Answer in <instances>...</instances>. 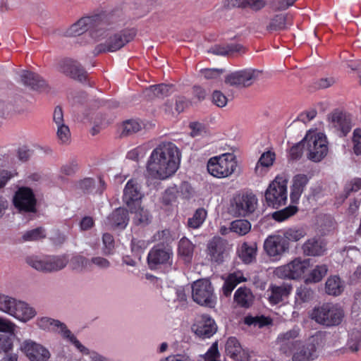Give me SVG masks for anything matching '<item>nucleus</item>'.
Segmentation results:
<instances>
[{
	"label": "nucleus",
	"instance_id": "obj_1",
	"mask_svg": "<svg viewBox=\"0 0 361 361\" xmlns=\"http://www.w3.org/2000/svg\"><path fill=\"white\" fill-rule=\"evenodd\" d=\"M180 153L171 142H162L151 152L147 164L149 175L157 179H166L178 169Z\"/></svg>",
	"mask_w": 361,
	"mask_h": 361
},
{
	"label": "nucleus",
	"instance_id": "obj_2",
	"mask_svg": "<svg viewBox=\"0 0 361 361\" xmlns=\"http://www.w3.org/2000/svg\"><path fill=\"white\" fill-rule=\"evenodd\" d=\"M110 18L103 13L82 17L66 30V35L75 37L89 31L90 35L95 41L102 40L108 35L106 26Z\"/></svg>",
	"mask_w": 361,
	"mask_h": 361
},
{
	"label": "nucleus",
	"instance_id": "obj_3",
	"mask_svg": "<svg viewBox=\"0 0 361 361\" xmlns=\"http://www.w3.org/2000/svg\"><path fill=\"white\" fill-rule=\"evenodd\" d=\"M105 16L111 18L106 26L108 35L104 38L106 39L104 43H100L94 47L93 54L95 56L102 53L116 51L131 42L135 36V32L130 30H123L113 34L112 31L116 28V17L113 14H105Z\"/></svg>",
	"mask_w": 361,
	"mask_h": 361
},
{
	"label": "nucleus",
	"instance_id": "obj_4",
	"mask_svg": "<svg viewBox=\"0 0 361 361\" xmlns=\"http://www.w3.org/2000/svg\"><path fill=\"white\" fill-rule=\"evenodd\" d=\"M238 161L231 153H225L211 157L207 164V171L212 176L224 178L231 176L236 170Z\"/></svg>",
	"mask_w": 361,
	"mask_h": 361
},
{
	"label": "nucleus",
	"instance_id": "obj_5",
	"mask_svg": "<svg viewBox=\"0 0 361 361\" xmlns=\"http://www.w3.org/2000/svg\"><path fill=\"white\" fill-rule=\"evenodd\" d=\"M311 317L317 323L331 327L339 325L344 317L343 310L337 304L330 302L313 309Z\"/></svg>",
	"mask_w": 361,
	"mask_h": 361
},
{
	"label": "nucleus",
	"instance_id": "obj_6",
	"mask_svg": "<svg viewBox=\"0 0 361 361\" xmlns=\"http://www.w3.org/2000/svg\"><path fill=\"white\" fill-rule=\"evenodd\" d=\"M192 298L197 304L214 308L217 302L214 288L209 279H199L192 284Z\"/></svg>",
	"mask_w": 361,
	"mask_h": 361
},
{
	"label": "nucleus",
	"instance_id": "obj_7",
	"mask_svg": "<svg viewBox=\"0 0 361 361\" xmlns=\"http://www.w3.org/2000/svg\"><path fill=\"white\" fill-rule=\"evenodd\" d=\"M265 200L269 207L277 209L287 202V180L276 176L265 192Z\"/></svg>",
	"mask_w": 361,
	"mask_h": 361
},
{
	"label": "nucleus",
	"instance_id": "obj_8",
	"mask_svg": "<svg viewBox=\"0 0 361 361\" xmlns=\"http://www.w3.org/2000/svg\"><path fill=\"white\" fill-rule=\"evenodd\" d=\"M69 262L67 255L48 256L43 259L32 256L26 259V262L36 270L44 272L58 271L66 267Z\"/></svg>",
	"mask_w": 361,
	"mask_h": 361
},
{
	"label": "nucleus",
	"instance_id": "obj_9",
	"mask_svg": "<svg viewBox=\"0 0 361 361\" xmlns=\"http://www.w3.org/2000/svg\"><path fill=\"white\" fill-rule=\"evenodd\" d=\"M307 147V158L314 162L321 161L328 154V141L324 133L306 135L304 137Z\"/></svg>",
	"mask_w": 361,
	"mask_h": 361
},
{
	"label": "nucleus",
	"instance_id": "obj_10",
	"mask_svg": "<svg viewBox=\"0 0 361 361\" xmlns=\"http://www.w3.org/2000/svg\"><path fill=\"white\" fill-rule=\"evenodd\" d=\"M38 326L44 330L59 331L64 338L72 343L80 352L88 354V349L82 345L76 337L67 329L65 324L49 317H42L37 320Z\"/></svg>",
	"mask_w": 361,
	"mask_h": 361
},
{
	"label": "nucleus",
	"instance_id": "obj_11",
	"mask_svg": "<svg viewBox=\"0 0 361 361\" xmlns=\"http://www.w3.org/2000/svg\"><path fill=\"white\" fill-rule=\"evenodd\" d=\"M173 259L172 248L169 245L158 243L149 250L147 260L151 270L159 269L161 265H171Z\"/></svg>",
	"mask_w": 361,
	"mask_h": 361
},
{
	"label": "nucleus",
	"instance_id": "obj_12",
	"mask_svg": "<svg viewBox=\"0 0 361 361\" xmlns=\"http://www.w3.org/2000/svg\"><path fill=\"white\" fill-rule=\"evenodd\" d=\"M257 205V198L252 192H243L235 195L231 202L234 214L238 216H247L252 214Z\"/></svg>",
	"mask_w": 361,
	"mask_h": 361
},
{
	"label": "nucleus",
	"instance_id": "obj_13",
	"mask_svg": "<svg viewBox=\"0 0 361 361\" xmlns=\"http://www.w3.org/2000/svg\"><path fill=\"white\" fill-rule=\"evenodd\" d=\"M309 267V260L295 258L290 263L278 267L275 273L279 278L299 279L304 276Z\"/></svg>",
	"mask_w": 361,
	"mask_h": 361
},
{
	"label": "nucleus",
	"instance_id": "obj_14",
	"mask_svg": "<svg viewBox=\"0 0 361 361\" xmlns=\"http://www.w3.org/2000/svg\"><path fill=\"white\" fill-rule=\"evenodd\" d=\"M231 247L226 240L214 236L207 243V254L212 262L220 264L228 256Z\"/></svg>",
	"mask_w": 361,
	"mask_h": 361
},
{
	"label": "nucleus",
	"instance_id": "obj_15",
	"mask_svg": "<svg viewBox=\"0 0 361 361\" xmlns=\"http://www.w3.org/2000/svg\"><path fill=\"white\" fill-rule=\"evenodd\" d=\"M143 194L141 187L135 179H130L125 185L123 201L130 212H135L141 204Z\"/></svg>",
	"mask_w": 361,
	"mask_h": 361
},
{
	"label": "nucleus",
	"instance_id": "obj_16",
	"mask_svg": "<svg viewBox=\"0 0 361 361\" xmlns=\"http://www.w3.org/2000/svg\"><path fill=\"white\" fill-rule=\"evenodd\" d=\"M57 70L74 80L85 82L87 78V73L82 65L77 61L70 58L61 59L57 63Z\"/></svg>",
	"mask_w": 361,
	"mask_h": 361
},
{
	"label": "nucleus",
	"instance_id": "obj_17",
	"mask_svg": "<svg viewBox=\"0 0 361 361\" xmlns=\"http://www.w3.org/2000/svg\"><path fill=\"white\" fill-rule=\"evenodd\" d=\"M37 200L32 189L20 188L13 197V204L20 212H35Z\"/></svg>",
	"mask_w": 361,
	"mask_h": 361
},
{
	"label": "nucleus",
	"instance_id": "obj_18",
	"mask_svg": "<svg viewBox=\"0 0 361 361\" xmlns=\"http://www.w3.org/2000/svg\"><path fill=\"white\" fill-rule=\"evenodd\" d=\"M260 71L255 69H244L228 74L225 82L231 86L248 87L257 79Z\"/></svg>",
	"mask_w": 361,
	"mask_h": 361
},
{
	"label": "nucleus",
	"instance_id": "obj_19",
	"mask_svg": "<svg viewBox=\"0 0 361 361\" xmlns=\"http://www.w3.org/2000/svg\"><path fill=\"white\" fill-rule=\"evenodd\" d=\"M328 120L332 126L338 132L339 136L345 137L351 130L352 119L349 114L340 111L334 110L328 116Z\"/></svg>",
	"mask_w": 361,
	"mask_h": 361
},
{
	"label": "nucleus",
	"instance_id": "obj_20",
	"mask_svg": "<svg viewBox=\"0 0 361 361\" xmlns=\"http://www.w3.org/2000/svg\"><path fill=\"white\" fill-rule=\"evenodd\" d=\"M264 247L269 256L278 259L288 251L289 245L281 235L278 234L268 236L264 241Z\"/></svg>",
	"mask_w": 361,
	"mask_h": 361
},
{
	"label": "nucleus",
	"instance_id": "obj_21",
	"mask_svg": "<svg viewBox=\"0 0 361 361\" xmlns=\"http://www.w3.org/2000/svg\"><path fill=\"white\" fill-rule=\"evenodd\" d=\"M300 329L294 327L286 333L278 336L277 341L280 343V351L287 356L292 355L296 347L301 344L300 341H293L299 336Z\"/></svg>",
	"mask_w": 361,
	"mask_h": 361
},
{
	"label": "nucleus",
	"instance_id": "obj_22",
	"mask_svg": "<svg viewBox=\"0 0 361 361\" xmlns=\"http://www.w3.org/2000/svg\"><path fill=\"white\" fill-rule=\"evenodd\" d=\"M21 348L31 361H47L49 357L48 350L31 341H25Z\"/></svg>",
	"mask_w": 361,
	"mask_h": 361
},
{
	"label": "nucleus",
	"instance_id": "obj_23",
	"mask_svg": "<svg viewBox=\"0 0 361 361\" xmlns=\"http://www.w3.org/2000/svg\"><path fill=\"white\" fill-rule=\"evenodd\" d=\"M9 315L19 321L25 322L36 315V311L27 303L16 299Z\"/></svg>",
	"mask_w": 361,
	"mask_h": 361
},
{
	"label": "nucleus",
	"instance_id": "obj_24",
	"mask_svg": "<svg viewBox=\"0 0 361 361\" xmlns=\"http://www.w3.org/2000/svg\"><path fill=\"white\" fill-rule=\"evenodd\" d=\"M20 76L23 84L32 90L42 91L47 87L45 80L36 73L23 70Z\"/></svg>",
	"mask_w": 361,
	"mask_h": 361
},
{
	"label": "nucleus",
	"instance_id": "obj_25",
	"mask_svg": "<svg viewBox=\"0 0 361 361\" xmlns=\"http://www.w3.org/2000/svg\"><path fill=\"white\" fill-rule=\"evenodd\" d=\"M292 354L293 361H312L317 357V347L312 343L305 345L301 343Z\"/></svg>",
	"mask_w": 361,
	"mask_h": 361
},
{
	"label": "nucleus",
	"instance_id": "obj_26",
	"mask_svg": "<svg viewBox=\"0 0 361 361\" xmlns=\"http://www.w3.org/2000/svg\"><path fill=\"white\" fill-rule=\"evenodd\" d=\"M309 182V178L305 174L299 173L293 178V185L290 188V202L292 204L299 202L301 195Z\"/></svg>",
	"mask_w": 361,
	"mask_h": 361
},
{
	"label": "nucleus",
	"instance_id": "obj_27",
	"mask_svg": "<svg viewBox=\"0 0 361 361\" xmlns=\"http://www.w3.org/2000/svg\"><path fill=\"white\" fill-rule=\"evenodd\" d=\"M216 330L217 326L214 320L208 316H202V320L194 329L195 334L202 338H210Z\"/></svg>",
	"mask_w": 361,
	"mask_h": 361
},
{
	"label": "nucleus",
	"instance_id": "obj_28",
	"mask_svg": "<svg viewBox=\"0 0 361 361\" xmlns=\"http://www.w3.org/2000/svg\"><path fill=\"white\" fill-rule=\"evenodd\" d=\"M269 290L271 294L269 296V302L274 305L287 298L293 290V286L288 283H283L281 286L271 285Z\"/></svg>",
	"mask_w": 361,
	"mask_h": 361
},
{
	"label": "nucleus",
	"instance_id": "obj_29",
	"mask_svg": "<svg viewBox=\"0 0 361 361\" xmlns=\"http://www.w3.org/2000/svg\"><path fill=\"white\" fill-rule=\"evenodd\" d=\"M129 221L128 212L124 208L115 209L107 218L106 224L113 228L123 229Z\"/></svg>",
	"mask_w": 361,
	"mask_h": 361
},
{
	"label": "nucleus",
	"instance_id": "obj_30",
	"mask_svg": "<svg viewBox=\"0 0 361 361\" xmlns=\"http://www.w3.org/2000/svg\"><path fill=\"white\" fill-rule=\"evenodd\" d=\"M276 159L274 152L267 151L264 152L259 157L255 168V173L257 176H264L269 169L273 165Z\"/></svg>",
	"mask_w": 361,
	"mask_h": 361
},
{
	"label": "nucleus",
	"instance_id": "obj_31",
	"mask_svg": "<svg viewBox=\"0 0 361 361\" xmlns=\"http://www.w3.org/2000/svg\"><path fill=\"white\" fill-rule=\"evenodd\" d=\"M233 299L240 307L249 308L253 303L254 295L249 288L241 286L235 290Z\"/></svg>",
	"mask_w": 361,
	"mask_h": 361
},
{
	"label": "nucleus",
	"instance_id": "obj_32",
	"mask_svg": "<svg viewBox=\"0 0 361 361\" xmlns=\"http://www.w3.org/2000/svg\"><path fill=\"white\" fill-rule=\"evenodd\" d=\"M303 253L307 256H321L326 251L325 245L319 239L307 240L302 245Z\"/></svg>",
	"mask_w": 361,
	"mask_h": 361
},
{
	"label": "nucleus",
	"instance_id": "obj_33",
	"mask_svg": "<svg viewBox=\"0 0 361 361\" xmlns=\"http://www.w3.org/2000/svg\"><path fill=\"white\" fill-rule=\"evenodd\" d=\"M290 16L288 14H276L270 19L269 23L267 26V30L269 32L281 31L288 29L290 23Z\"/></svg>",
	"mask_w": 361,
	"mask_h": 361
},
{
	"label": "nucleus",
	"instance_id": "obj_34",
	"mask_svg": "<svg viewBox=\"0 0 361 361\" xmlns=\"http://www.w3.org/2000/svg\"><path fill=\"white\" fill-rule=\"evenodd\" d=\"M256 253V243L250 244L247 242H244L238 250V254L240 259L245 264H250L255 260Z\"/></svg>",
	"mask_w": 361,
	"mask_h": 361
},
{
	"label": "nucleus",
	"instance_id": "obj_35",
	"mask_svg": "<svg viewBox=\"0 0 361 361\" xmlns=\"http://www.w3.org/2000/svg\"><path fill=\"white\" fill-rule=\"evenodd\" d=\"M226 355L234 360H241L242 346L239 341L234 336L229 337L225 345Z\"/></svg>",
	"mask_w": 361,
	"mask_h": 361
},
{
	"label": "nucleus",
	"instance_id": "obj_36",
	"mask_svg": "<svg viewBox=\"0 0 361 361\" xmlns=\"http://www.w3.org/2000/svg\"><path fill=\"white\" fill-rule=\"evenodd\" d=\"M245 47L240 44H229L227 45H214L209 50V53L215 55L226 56L233 53L245 52Z\"/></svg>",
	"mask_w": 361,
	"mask_h": 361
},
{
	"label": "nucleus",
	"instance_id": "obj_37",
	"mask_svg": "<svg viewBox=\"0 0 361 361\" xmlns=\"http://www.w3.org/2000/svg\"><path fill=\"white\" fill-rule=\"evenodd\" d=\"M314 295V291L309 286V283H304L298 287L295 292V301L297 304L310 302Z\"/></svg>",
	"mask_w": 361,
	"mask_h": 361
},
{
	"label": "nucleus",
	"instance_id": "obj_38",
	"mask_svg": "<svg viewBox=\"0 0 361 361\" xmlns=\"http://www.w3.org/2000/svg\"><path fill=\"white\" fill-rule=\"evenodd\" d=\"M343 285L341 279L337 276H332L328 278L325 284L326 293L328 295L337 296L343 291Z\"/></svg>",
	"mask_w": 361,
	"mask_h": 361
},
{
	"label": "nucleus",
	"instance_id": "obj_39",
	"mask_svg": "<svg viewBox=\"0 0 361 361\" xmlns=\"http://www.w3.org/2000/svg\"><path fill=\"white\" fill-rule=\"evenodd\" d=\"M194 251V245L186 238H183L178 243V252L185 262L191 261Z\"/></svg>",
	"mask_w": 361,
	"mask_h": 361
},
{
	"label": "nucleus",
	"instance_id": "obj_40",
	"mask_svg": "<svg viewBox=\"0 0 361 361\" xmlns=\"http://www.w3.org/2000/svg\"><path fill=\"white\" fill-rule=\"evenodd\" d=\"M243 281H246V279L244 276H238L235 273L229 274L222 287L223 294L226 297L230 296L236 286Z\"/></svg>",
	"mask_w": 361,
	"mask_h": 361
},
{
	"label": "nucleus",
	"instance_id": "obj_41",
	"mask_svg": "<svg viewBox=\"0 0 361 361\" xmlns=\"http://www.w3.org/2000/svg\"><path fill=\"white\" fill-rule=\"evenodd\" d=\"M207 215V212L204 208H198L192 216L188 219V226L193 229L200 228L205 221Z\"/></svg>",
	"mask_w": 361,
	"mask_h": 361
},
{
	"label": "nucleus",
	"instance_id": "obj_42",
	"mask_svg": "<svg viewBox=\"0 0 361 361\" xmlns=\"http://www.w3.org/2000/svg\"><path fill=\"white\" fill-rule=\"evenodd\" d=\"M327 271L328 268L326 265H317L311 271L304 282L305 283H318L325 276Z\"/></svg>",
	"mask_w": 361,
	"mask_h": 361
},
{
	"label": "nucleus",
	"instance_id": "obj_43",
	"mask_svg": "<svg viewBox=\"0 0 361 361\" xmlns=\"http://www.w3.org/2000/svg\"><path fill=\"white\" fill-rule=\"evenodd\" d=\"M173 88V86L172 85L161 83L150 86L149 91L155 97L164 98L172 93Z\"/></svg>",
	"mask_w": 361,
	"mask_h": 361
},
{
	"label": "nucleus",
	"instance_id": "obj_44",
	"mask_svg": "<svg viewBox=\"0 0 361 361\" xmlns=\"http://www.w3.org/2000/svg\"><path fill=\"white\" fill-rule=\"evenodd\" d=\"M70 267L73 270L82 271L90 267V262L82 255L75 254L70 259Z\"/></svg>",
	"mask_w": 361,
	"mask_h": 361
},
{
	"label": "nucleus",
	"instance_id": "obj_45",
	"mask_svg": "<svg viewBox=\"0 0 361 361\" xmlns=\"http://www.w3.org/2000/svg\"><path fill=\"white\" fill-rule=\"evenodd\" d=\"M295 204H293V205H289L288 207L281 209L279 211H276L272 214V218L278 221L282 222L289 217L293 216L298 211V208Z\"/></svg>",
	"mask_w": 361,
	"mask_h": 361
},
{
	"label": "nucleus",
	"instance_id": "obj_46",
	"mask_svg": "<svg viewBox=\"0 0 361 361\" xmlns=\"http://www.w3.org/2000/svg\"><path fill=\"white\" fill-rule=\"evenodd\" d=\"M230 229L240 235H245L251 229V224L246 219H238L231 222Z\"/></svg>",
	"mask_w": 361,
	"mask_h": 361
},
{
	"label": "nucleus",
	"instance_id": "obj_47",
	"mask_svg": "<svg viewBox=\"0 0 361 361\" xmlns=\"http://www.w3.org/2000/svg\"><path fill=\"white\" fill-rule=\"evenodd\" d=\"M306 235L305 231L302 228H290L286 230L281 236L285 238L286 243L290 245V242H298Z\"/></svg>",
	"mask_w": 361,
	"mask_h": 361
},
{
	"label": "nucleus",
	"instance_id": "obj_48",
	"mask_svg": "<svg viewBox=\"0 0 361 361\" xmlns=\"http://www.w3.org/2000/svg\"><path fill=\"white\" fill-rule=\"evenodd\" d=\"M305 145V140L303 138L300 142L293 145L288 152V161H295L300 159L302 157Z\"/></svg>",
	"mask_w": 361,
	"mask_h": 361
},
{
	"label": "nucleus",
	"instance_id": "obj_49",
	"mask_svg": "<svg viewBox=\"0 0 361 361\" xmlns=\"http://www.w3.org/2000/svg\"><path fill=\"white\" fill-rule=\"evenodd\" d=\"M47 236L46 231L43 227L26 231L22 236L23 241H36L45 238Z\"/></svg>",
	"mask_w": 361,
	"mask_h": 361
},
{
	"label": "nucleus",
	"instance_id": "obj_50",
	"mask_svg": "<svg viewBox=\"0 0 361 361\" xmlns=\"http://www.w3.org/2000/svg\"><path fill=\"white\" fill-rule=\"evenodd\" d=\"M141 123L136 120L130 119L127 120L123 123V135H128L133 133H135L140 130Z\"/></svg>",
	"mask_w": 361,
	"mask_h": 361
},
{
	"label": "nucleus",
	"instance_id": "obj_51",
	"mask_svg": "<svg viewBox=\"0 0 361 361\" xmlns=\"http://www.w3.org/2000/svg\"><path fill=\"white\" fill-rule=\"evenodd\" d=\"M16 298L0 293V311L8 314H11L12 306L15 304Z\"/></svg>",
	"mask_w": 361,
	"mask_h": 361
},
{
	"label": "nucleus",
	"instance_id": "obj_52",
	"mask_svg": "<svg viewBox=\"0 0 361 361\" xmlns=\"http://www.w3.org/2000/svg\"><path fill=\"white\" fill-rule=\"evenodd\" d=\"M130 212L135 214V221L137 224H148L150 222L149 212L141 207V204L135 212Z\"/></svg>",
	"mask_w": 361,
	"mask_h": 361
},
{
	"label": "nucleus",
	"instance_id": "obj_53",
	"mask_svg": "<svg viewBox=\"0 0 361 361\" xmlns=\"http://www.w3.org/2000/svg\"><path fill=\"white\" fill-rule=\"evenodd\" d=\"M13 348V338L11 335L0 333V353H8Z\"/></svg>",
	"mask_w": 361,
	"mask_h": 361
},
{
	"label": "nucleus",
	"instance_id": "obj_54",
	"mask_svg": "<svg viewBox=\"0 0 361 361\" xmlns=\"http://www.w3.org/2000/svg\"><path fill=\"white\" fill-rule=\"evenodd\" d=\"M361 189V178H355L346 183L344 192L347 198L351 192H357Z\"/></svg>",
	"mask_w": 361,
	"mask_h": 361
},
{
	"label": "nucleus",
	"instance_id": "obj_55",
	"mask_svg": "<svg viewBox=\"0 0 361 361\" xmlns=\"http://www.w3.org/2000/svg\"><path fill=\"white\" fill-rule=\"evenodd\" d=\"M57 137L62 143H68L71 138V132L68 126L64 123L57 126Z\"/></svg>",
	"mask_w": 361,
	"mask_h": 361
},
{
	"label": "nucleus",
	"instance_id": "obj_56",
	"mask_svg": "<svg viewBox=\"0 0 361 361\" xmlns=\"http://www.w3.org/2000/svg\"><path fill=\"white\" fill-rule=\"evenodd\" d=\"M347 345L352 352H357L361 347V334L360 332L353 333L349 338Z\"/></svg>",
	"mask_w": 361,
	"mask_h": 361
},
{
	"label": "nucleus",
	"instance_id": "obj_57",
	"mask_svg": "<svg viewBox=\"0 0 361 361\" xmlns=\"http://www.w3.org/2000/svg\"><path fill=\"white\" fill-rule=\"evenodd\" d=\"M103 252L105 255H110L114 248V239L111 234L106 233L102 236Z\"/></svg>",
	"mask_w": 361,
	"mask_h": 361
},
{
	"label": "nucleus",
	"instance_id": "obj_58",
	"mask_svg": "<svg viewBox=\"0 0 361 361\" xmlns=\"http://www.w3.org/2000/svg\"><path fill=\"white\" fill-rule=\"evenodd\" d=\"M153 238L154 241H160L159 243H164V245H169L173 240L169 229L158 231L154 235Z\"/></svg>",
	"mask_w": 361,
	"mask_h": 361
},
{
	"label": "nucleus",
	"instance_id": "obj_59",
	"mask_svg": "<svg viewBox=\"0 0 361 361\" xmlns=\"http://www.w3.org/2000/svg\"><path fill=\"white\" fill-rule=\"evenodd\" d=\"M353 152L356 155L361 154V129L355 128L353 136Z\"/></svg>",
	"mask_w": 361,
	"mask_h": 361
},
{
	"label": "nucleus",
	"instance_id": "obj_60",
	"mask_svg": "<svg viewBox=\"0 0 361 361\" xmlns=\"http://www.w3.org/2000/svg\"><path fill=\"white\" fill-rule=\"evenodd\" d=\"M220 357V353L218 349V342L216 341L212 343L204 355V360H216Z\"/></svg>",
	"mask_w": 361,
	"mask_h": 361
},
{
	"label": "nucleus",
	"instance_id": "obj_61",
	"mask_svg": "<svg viewBox=\"0 0 361 361\" xmlns=\"http://www.w3.org/2000/svg\"><path fill=\"white\" fill-rule=\"evenodd\" d=\"M212 102L219 107H224L226 105L227 97L220 91L215 90L212 94Z\"/></svg>",
	"mask_w": 361,
	"mask_h": 361
},
{
	"label": "nucleus",
	"instance_id": "obj_62",
	"mask_svg": "<svg viewBox=\"0 0 361 361\" xmlns=\"http://www.w3.org/2000/svg\"><path fill=\"white\" fill-rule=\"evenodd\" d=\"M78 170V165L75 161L63 165L61 167V173L66 176H72Z\"/></svg>",
	"mask_w": 361,
	"mask_h": 361
},
{
	"label": "nucleus",
	"instance_id": "obj_63",
	"mask_svg": "<svg viewBox=\"0 0 361 361\" xmlns=\"http://www.w3.org/2000/svg\"><path fill=\"white\" fill-rule=\"evenodd\" d=\"M16 325L8 319L0 317V333L13 334Z\"/></svg>",
	"mask_w": 361,
	"mask_h": 361
},
{
	"label": "nucleus",
	"instance_id": "obj_64",
	"mask_svg": "<svg viewBox=\"0 0 361 361\" xmlns=\"http://www.w3.org/2000/svg\"><path fill=\"white\" fill-rule=\"evenodd\" d=\"M94 185V180L92 178H85L78 183V188L82 190L85 193L90 192Z\"/></svg>",
	"mask_w": 361,
	"mask_h": 361
}]
</instances>
